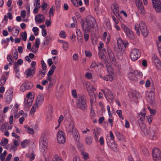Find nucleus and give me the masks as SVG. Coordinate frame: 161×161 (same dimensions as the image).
Instances as JSON below:
<instances>
[{"label": "nucleus", "instance_id": "32", "mask_svg": "<svg viewBox=\"0 0 161 161\" xmlns=\"http://www.w3.org/2000/svg\"><path fill=\"white\" fill-rule=\"evenodd\" d=\"M55 68V66L54 65H53L47 73V76H49V75H52L53 74Z\"/></svg>", "mask_w": 161, "mask_h": 161}, {"label": "nucleus", "instance_id": "44", "mask_svg": "<svg viewBox=\"0 0 161 161\" xmlns=\"http://www.w3.org/2000/svg\"><path fill=\"white\" fill-rule=\"evenodd\" d=\"M138 93L137 92H135L134 93L131 94V96H132V99L135 102H136V100L138 97Z\"/></svg>", "mask_w": 161, "mask_h": 161}, {"label": "nucleus", "instance_id": "57", "mask_svg": "<svg viewBox=\"0 0 161 161\" xmlns=\"http://www.w3.org/2000/svg\"><path fill=\"white\" fill-rule=\"evenodd\" d=\"M36 106L35 105H33L30 111V113L32 114H33L36 111Z\"/></svg>", "mask_w": 161, "mask_h": 161}, {"label": "nucleus", "instance_id": "4", "mask_svg": "<svg viewBox=\"0 0 161 161\" xmlns=\"http://www.w3.org/2000/svg\"><path fill=\"white\" fill-rule=\"evenodd\" d=\"M47 138L45 134L43 133L42 134L40 139L39 144L41 148V151L44 152L47 147Z\"/></svg>", "mask_w": 161, "mask_h": 161}, {"label": "nucleus", "instance_id": "63", "mask_svg": "<svg viewBox=\"0 0 161 161\" xmlns=\"http://www.w3.org/2000/svg\"><path fill=\"white\" fill-rule=\"evenodd\" d=\"M47 4L45 2H43L41 6L42 10H44L47 8Z\"/></svg>", "mask_w": 161, "mask_h": 161}, {"label": "nucleus", "instance_id": "53", "mask_svg": "<svg viewBox=\"0 0 161 161\" xmlns=\"http://www.w3.org/2000/svg\"><path fill=\"white\" fill-rule=\"evenodd\" d=\"M17 147L14 145H12L11 146L10 149V151L12 152H14L17 149Z\"/></svg>", "mask_w": 161, "mask_h": 161}, {"label": "nucleus", "instance_id": "25", "mask_svg": "<svg viewBox=\"0 0 161 161\" xmlns=\"http://www.w3.org/2000/svg\"><path fill=\"white\" fill-rule=\"evenodd\" d=\"M136 7L138 8V12L140 14L143 15L145 14V10L142 3L138 4Z\"/></svg>", "mask_w": 161, "mask_h": 161}, {"label": "nucleus", "instance_id": "24", "mask_svg": "<svg viewBox=\"0 0 161 161\" xmlns=\"http://www.w3.org/2000/svg\"><path fill=\"white\" fill-rule=\"evenodd\" d=\"M141 129L145 135H147L149 134V130L147 129L145 125L144 124H141L140 125Z\"/></svg>", "mask_w": 161, "mask_h": 161}, {"label": "nucleus", "instance_id": "16", "mask_svg": "<svg viewBox=\"0 0 161 161\" xmlns=\"http://www.w3.org/2000/svg\"><path fill=\"white\" fill-rule=\"evenodd\" d=\"M107 142L108 146L113 151H117V145L114 143V140H110L108 139H107Z\"/></svg>", "mask_w": 161, "mask_h": 161}, {"label": "nucleus", "instance_id": "54", "mask_svg": "<svg viewBox=\"0 0 161 161\" xmlns=\"http://www.w3.org/2000/svg\"><path fill=\"white\" fill-rule=\"evenodd\" d=\"M7 59L9 62H14V60L12 58V55L11 54L8 55L7 57Z\"/></svg>", "mask_w": 161, "mask_h": 161}, {"label": "nucleus", "instance_id": "9", "mask_svg": "<svg viewBox=\"0 0 161 161\" xmlns=\"http://www.w3.org/2000/svg\"><path fill=\"white\" fill-rule=\"evenodd\" d=\"M118 48L119 51V53L117 54V56L118 57L120 56H122V50L124 46V42H123L122 39L121 38H119L117 39Z\"/></svg>", "mask_w": 161, "mask_h": 161}, {"label": "nucleus", "instance_id": "13", "mask_svg": "<svg viewBox=\"0 0 161 161\" xmlns=\"http://www.w3.org/2000/svg\"><path fill=\"white\" fill-rule=\"evenodd\" d=\"M108 55L111 63L114 65H116V62L114 55L111 49H107Z\"/></svg>", "mask_w": 161, "mask_h": 161}, {"label": "nucleus", "instance_id": "14", "mask_svg": "<svg viewBox=\"0 0 161 161\" xmlns=\"http://www.w3.org/2000/svg\"><path fill=\"white\" fill-rule=\"evenodd\" d=\"M96 89L94 87H92L91 89L88 91L89 95L91 98L90 102L91 105H92L94 101L95 100L96 95L94 93V91Z\"/></svg>", "mask_w": 161, "mask_h": 161}, {"label": "nucleus", "instance_id": "61", "mask_svg": "<svg viewBox=\"0 0 161 161\" xmlns=\"http://www.w3.org/2000/svg\"><path fill=\"white\" fill-rule=\"evenodd\" d=\"M147 101L149 103H152L153 99V97H150V96L149 95L147 97Z\"/></svg>", "mask_w": 161, "mask_h": 161}, {"label": "nucleus", "instance_id": "28", "mask_svg": "<svg viewBox=\"0 0 161 161\" xmlns=\"http://www.w3.org/2000/svg\"><path fill=\"white\" fill-rule=\"evenodd\" d=\"M85 140L86 143L88 145H91L92 142L93 141V138L90 136H87L85 138Z\"/></svg>", "mask_w": 161, "mask_h": 161}, {"label": "nucleus", "instance_id": "5", "mask_svg": "<svg viewBox=\"0 0 161 161\" xmlns=\"http://www.w3.org/2000/svg\"><path fill=\"white\" fill-rule=\"evenodd\" d=\"M153 161H161V151L158 148L154 147L153 150Z\"/></svg>", "mask_w": 161, "mask_h": 161}, {"label": "nucleus", "instance_id": "31", "mask_svg": "<svg viewBox=\"0 0 161 161\" xmlns=\"http://www.w3.org/2000/svg\"><path fill=\"white\" fill-rule=\"evenodd\" d=\"M24 127L26 129V130L28 133L31 135H33L34 134V130L30 128L27 125H24Z\"/></svg>", "mask_w": 161, "mask_h": 161}, {"label": "nucleus", "instance_id": "3", "mask_svg": "<svg viewBox=\"0 0 161 161\" xmlns=\"http://www.w3.org/2000/svg\"><path fill=\"white\" fill-rule=\"evenodd\" d=\"M86 101V97L85 96H79L76 102L78 108L82 110L86 109L87 108V105Z\"/></svg>", "mask_w": 161, "mask_h": 161}, {"label": "nucleus", "instance_id": "1", "mask_svg": "<svg viewBox=\"0 0 161 161\" xmlns=\"http://www.w3.org/2000/svg\"><path fill=\"white\" fill-rule=\"evenodd\" d=\"M65 119L67 121L70 120L68 125V131L70 134L72 135L76 141L79 142L80 140V135L75 127L73 120L71 119V116L69 113L65 114L64 115Z\"/></svg>", "mask_w": 161, "mask_h": 161}, {"label": "nucleus", "instance_id": "18", "mask_svg": "<svg viewBox=\"0 0 161 161\" xmlns=\"http://www.w3.org/2000/svg\"><path fill=\"white\" fill-rule=\"evenodd\" d=\"M6 102L9 104L12 99L13 92L10 90H8L6 93Z\"/></svg>", "mask_w": 161, "mask_h": 161}, {"label": "nucleus", "instance_id": "46", "mask_svg": "<svg viewBox=\"0 0 161 161\" xmlns=\"http://www.w3.org/2000/svg\"><path fill=\"white\" fill-rule=\"evenodd\" d=\"M28 141L27 140H25L21 142V145L22 147H25L28 144Z\"/></svg>", "mask_w": 161, "mask_h": 161}, {"label": "nucleus", "instance_id": "21", "mask_svg": "<svg viewBox=\"0 0 161 161\" xmlns=\"http://www.w3.org/2000/svg\"><path fill=\"white\" fill-rule=\"evenodd\" d=\"M44 101V97L42 95H39L37 97L36 103L37 107L40 106L42 103Z\"/></svg>", "mask_w": 161, "mask_h": 161}, {"label": "nucleus", "instance_id": "56", "mask_svg": "<svg viewBox=\"0 0 161 161\" xmlns=\"http://www.w3.org/2000/svg\"><path fill=\"white\" fill-rule=\"evenodd\" d=\"M35 7H38L40 8L41 7V5L40 3V0H36V3L34 4Z\"/></svg>", "mask_w": 161, "mask_h": 161}, {"label": "nucleus", "instance_id": "29", "mask_svg": "<svg viewBox=\"0 0 161 161\" xmlns=\"http://www.w3.org/2000/svg\"><path fill=\"white\" fill-rule=\"evenodd\" d=\"M146 115V113H145V108L143 109V111L140 112L139 114V116H140V120L142 121H143Z\"/></svg>", "mask_w": 161, "mask_h": 161}, {"label": "nucleus", "instance_id": "19", "mask_svg": "<svg viewBox=\"0 0 161 161\" xmlns=\"http://www.w3.org/2000/svg\"><path fill=\"white\" fill-rule=\"evenodd\" d=\"M132 78L131 79L134 80H136L137 79L139 78L142 77V73L140 72H139L136 70H135L134 72L131 73Z\"/></svg>", "mask_w": 161, "mask_h": 161}, {"label": "nucleus", "instance_id": "59", "mask_svg": "<svg viewBox=\"0 0 161 161\" xmlns=\"http://www.w3.org/2000/svg\"><path fill=\"white\" fill-rule=\"evenodd\" d=\"M85 76L86 78L90 79L92 78V75L91 73H87L85 74Z\"/></svg>", "mask_w": 161, "mask_h": 161}, {"label": "nucleus", "instance_id": "12", "mask_svg": "<svg viewBox=\"0 0 161 161\" xmlns=\"http://www.w3.org/2000/svg\"><path fill=\"white\" fill-rule=\"evenodd\" d=\"M86 21L93 28H94L95 25H96V22L95 19L93 16L91 15L87 16Z\"/></svg>", "mask_w": 161, "mask_h": 161}, {"label": "nucleus", "instance_id": "10", "mask_svg": "<svg viewBox=\"0 0 161 161\" xmlns=\"http://www.w3.org/2000/svg\"><path fill=\"white\" fill-rule=\"evenodd\" d=\"M33 87V84L31 82H25L20 86V91L24 92L26 90L31 89Z\"/></svg>", "mask_w": 161, "mask_h": 161}, {"label": "nucleus", "instance_id": "17", "mask_svg": "<svg viewBox=\"0 0 161 161\" xmlns=\"http://www.w3.org/2000/svg\"><path fill=\"white\" fill-rule=\"evenodd\" d=\"M35 68H33V69L31 68L28 69L25 72V74L26 75V78H31L35 74Z\"/></svg>", "mask_w": 161, "mask_h": 161}, {"label": "nucleus", "instance_id": "43", "mask_svg": "<svg viewBox=\"0 0 161 161\" xmlns=\"http://www.w3.org/2000/svg\"><path fill=\"white\" fill-rule=\"evenodd\" d=\"M93 134L94 135L95 140L96 142H98V140L97 136L99 135V133H98L97 130H94L93 131Z\"/></svg>", "mask_w": 161, "mask_h": 161}, {"label": "nucleus", "instance_id": "48", "mask_svg": "<svg viewBox=\"0 0 161 161\" xmlns=\"http://www.w3.org/2000/svg\"><path fill=\"white\" fill-rule=\"evenodd\" d=\"M69 47V44L67 42H65L63 44V48L66 51L68 48Z\"/></svg>", "mask_w": 161, "mask_h": 161}, {"label": "nucleus", "instance_id": "55", "mask_svg": "<svg viewBox=\"0 0 161 161\" xmlns=\"http://www.w3.org/2000/svg\"><path fill=\"white\" fill-rule=\"evenodd\" d=\"M132 154L133 156L136 158L138 157V153L135 149H132Z\"/></svg>", "mask_w": 161, "mask_h": 161}, {"label": "nucleus", "instance_id": "30", "mask_svg": "<svg viewBox=\"0 0 161 161\" xmlns=\"http://www.w3.org/2000/svg\"><path fill=\"white\" fill-rule=\"evenodd\" d=\"M142 152L144 154L147 156L149 155V153L148 150L144 146H142L141 147V149Z\"/></svg>", "mask_w": 161, "mask_h": 161}, {"label": "nucleus", "instance_id": "11", "mask_svg": "<svg viewBox=\"0 0 161 161\" xmlns=\"http://www.w3.org/2000/svg\"><path fill=\"white\" fill-rule=\"evenodd\" d=\"M153 61L156 68L159 70H161V63L157 56L153 54L152 57Z\"/></svg>", "mask_w": 161, "mask_h": 161}, {"label": "nucleus", "instance_id": "64", "mask_svg": "<svg viewBox=\"0 0 161 161\" xmlns=\"http://www.w3.org/2000/svg\"><path fill=\"white\" fill-rule=\"evenodd\" d=\"M76 33L77 36H82V33L80 29H77L76 30Z\"/></svg>", "mask_w": 161, "mask_h": 161}, {"label": "nucleus", "instance_id": "20", "mask_svg": "<svg viewBox=\"0 0 161 161\" xmlns=\"http://www.w3.org/2000/svg\"><path fill=\"white\" fill-rule=\"evenodd\" d=\"M126 36L130 38L131 37V30L129 27L123 24L121 26Z\"/></svg>", "mask_w": 161, "mask_h": 161}, {"label": "nucleus", "instance_id": "41", "mask_svg": "<svg viewBox=\"0 0 161 161\" xmlns=\"http://www.w3.org/2000/svg\"><path fill=\"white\" fill-rule=\"evenodd\" d=\"M8 125V123H5L1 125L0 130L2 131H3L6 129V128Z\"/></svg>", "mask_w": 161, "mask_h": 161}, {"label": "nucleus", "instance_id": "52", "mask_svg": "<svg viewBox=\"0 0 161 161\" xmlns=\"http://www.w3.org/2000/svg\"><path fill=\"white\" fill-rule=\"evenodd\" d=\"M147 120L149 124H150L152 122V116L148 115L146 116Z\"/></svg>", "mask_w": 161, "mask_h": 161}, {"label": "nucleus", "instance_id": "40", "mask_svg": "<svg viewBox=\"0 0 161 161\" xmlns=\"http://www.w3.org/2000/svg\"><path fill=\"white\" fill-rule=\"evenodd\" d=\"M40 43V39L38 38H36V41L34 45L33 46V47L35 46L36 48L37 49H38L39 47V45Z\"/></svg>", "mask_w": 161, "mask_h": 161}, {"label": "nucleus", "instance_id": "27", "mask_svg": "<svg viewBox=\"0 0 161 161\" xmlns=\"http://www.w3.org/2000/svg\"><path fill=\"white\" fill-rule=\"evenodd\" d=\"M80 154L82 158L84 160H87L89 158V154L82 150L80 151Z\"/></svg>", "mask_w": 161, "mask_h": 161}, {"label": "nucleus", "instance_id": "23", "mask_svg": "<svg viewBox=\"0 0 161 161\" xmlns=\"http://www.w3.org/2000/svg\"><path fill=\"white\" fill-rule=\"evenodd\" d=\"M106 94L105 97L107 100H113L114 99V96L112 92L108 89H106Z\"/></svg>", "mask_w": 161, "mask_h": 161}, {"label": "nucleus", "instance_id": "60", "mask_svg": "<svg viewBox=\"0 0 161 161\" xmlns=\"http://www.w3.org/2000/svg\"><path fill=\"white\" fill-rule=\"evenodd\" d=\"M51 40V38L48 36H47L44 40L45 43H48Z\"/></svg>", "mask_w": 161, "mask_h": 161}, {"label": "nucleus", "instance_id": "22", "mask_svg": "<svg viewBox=\"0 0 161 161\" xmlns=\"http://www.w3.org/2000/svg\"><path fill=\"white\" fill-rule=\"evenodd\" d=\"M45 18L44 16L41 14L36 15L35 17V20L37 24H41L44 22Z\"/></svg>", "mask_w": 161, "mask_h": 161}, {"label": "nucleus", "instance_id": "49", "mask_svg": "<svg viewBox=\"0 0 161 161\" xmlns=\"http://www.w3.org/2000/svg\"><path fill=\"white\" fill-rule=\"evenodd\" d=\"M59 36L61 38H65L66 37V35L65 32L64 31H61L60 32Z\"/></svg>", "mask_w": 161, "mask_h": 161}, {"label": "nucleus", "instance_id": "45", "mask_svg": "<svg viewBox=\"0 0 161 161\" xmlns=\"http://www.w3.org/2000/svg\"><path fill=\"white\" fill-rule=\"evenodd\" d=\"M26 156L30 161L33 160L35 158V155L33 153H32L29 155L27 154Z\"/></svg>", "mask_w": 161, "mask_h": 161}, {"label": "nucleus", "instance_id": "58", "mask_svg": "<svg viewBox=\"0 0 161 161\" xmlns=\"http://www.w3.org/2000/svg\"><path fill=\"white\" fill-rule=\"evenodd\" d=\"M13 57L16 60L17 59L18 57V53L16 50L13 53Z\"/></svg>", "mask_w": 161, "mask_h": 161}, {"label": "nucleus", "instance_id": "62", "mask_svg": "<svg viewBox=\"0 0 161 161\" xmlns=\"http://www.w3.org/2000/svg\"><path fill=\"white\" fill-rule=\"evenodd\" d=\"M41 64L42 65V68L44 69H46V67H47L46 64L45 63L44 61L43 60H42L41 61Z\"/></svg>", "mask_w": 161, "mask_h": 161}, {"label": "nucleus", "instance_id": "39", "mask_svg": "<svg viewBox=\"0 0 161 161\" xmlns=\"http://www.w3.org/2000/svg\"><path fill=\"white\" fill-rule=\"evenodd\" d=\"M156 134L155 133V132L154 130H152L150 132V139L152 140H155L157 139V137L155 136Z\"/></svg>", "mask_w": 161, "mask_h": 161}, {"label": "nucleus", "instance_id": "50", "mask_svg": "<svg viewBox=\"0 0 161 161\" xmlns=\"http://www.w3.org/2000/svg\"><path fill=\"white\" fill-rule=\"evenodd\" d=\"M23 34L22 35V39L25 41L27 39V33L26 31H24V32H22Z\"/></svg>", "mask_w": 161, "mask_h": 161}, {"label": "nucleus", "instance_id": "36", "mask_svg": "<svg viewBox=\"0 0 161 161\" xmlns=\"http://www.w3.org/2000/svg\"><path fill=\"white\" fill-rule=\"evenodd\" d=\"M19 31L14 27H13L12 30V35L13 36H17L19 32Z\"/></svg>", "mask_w": 161, "mask_h": 161}, {"label": "nucleus", "instance_id": "26", "mask_svg": "<svg viewBox=\"0 0 161 161\" xmlns=\"http://www.w3.org/2000/svg\"><path fill=\"white\" fill-rule=\"evenodd\" d=\"M111 8L114 13L118 14L119 15V14H118L119 10V6L116 3H114L111 6Z\"/></svg>", "mask_w": 161, "mask_h": 161}, {"label": "nucleus", "instance_id": "15", "mask_svg": "<svg viewBox=\"0 0 161 161\" xmlns=\"http://www.w3.org/2000/svg\"><path fill=\"white\" fill-rule=\"evenodd\" d=\"M82 26L83 31L85 33L89 32L93 28L91 25H90L86 21L82 23Z\"/></svg>", "mask_w": 161, "mask_h": 161}, {"label": "nucleus", "instance_id": "7", "mask_svg": "<svg viewBox=\"0 0 161 161\" xmlns=\"http://www.w3.org/2000/svg\"><path fill=\"white\" fill-rule=\"evenodd\" d=\"M140 51L137 49L134 48L131 50V60H137L141 56Z\"/></svg>", "mask_w": 161, "mask_h": 161}, {"label": "nucleus", "instance_id": "34", "mask_svg": "<svg viewBox=\"0 0 161 161\" xmlns=\"http://www.w3.org/2000/svg\"><path fill=\"white\" fill-rule=\"evenodd\" d=\"M8 142V140L5 138H3L2 139L0 144L2 146H3L6 144H7Z\"/></svg>", "mask_w": 161, "mask_h": 161}, {"label": "nucleus", "instance_id": "6", "mask_svg": "<svg viewBox=\"0 0 161 161\" xmlns=\"http://www.w3.org/2000/svg\"><path fill=\"white\" fill-rule=\"evenodd\" d=\"M65 134L61 130H58L57 133V140L59 143H64L65 142Z\"/></svg>", "mask_w": 161, "mask_h": 161}, {"label": "nucleus", "instance_id": "37", "mask_svg": "<svg viewBox=\"0 0 161 161\" xmlns=\"http://www.w3.org/2000/svg\"><path fill=\"white\" fill-rule=\"evenodd\" d=\"M52 161H63V160L61 157L55 155L53 158Z\"/></svg>", "mask_w": 161, "mask_h": 161}, {"label": "nucleus", "instance_id": "35", "mask_svg": "<svg viewBox=\"0 0 161 161\" xmlns=\"http://www.w3.org/2000/svg\"><path fill=\"white\" fill-rule=\"evenodd\" d=\"M115 134L118 139L119 140H122L124 139V136L119 132H116Z\"/></svg>", "mask_w": 161, "mask_h": 161}, {"label": "nucleus", "instance_id": "8", "mask_svg": "<svg viewBox=\"0 0 161 161\" xmlns=\"http://www.w3.org/2000/svg\"><path fill=\"white\" fill-rule=\"evenodd\" d=\"M153 6L158 13H161V2L160 0H152Z\"/></svg>", "mask_w": 161, "mask_h": 161}, {"label": "nucleus", "instance_id": "38", "mask_svg": "<svg viewBox=\"0 0 161 161\" xmlns=\"http://www.w3.org/2000/svg\"><path fill=\"white\" fill-rule=\"evenodd\" d=\"M7 77L5 76H3L1 79L0 80V85L3 86L5 83L7 79Z\"/></svg>", "mask_w": 161, "mask_h": 161}, {"label": "nucleus", "instance_id": "51", "mask_svg": "<svg viewBox=\"0 0 161 161\" xmlns=\"http://www.w3.org/2000/svg\"><path fill=\"white\" fill-rule=\"evenodd\" d=\"M147 108L149 110L150 113L151 114L154 115L155 114L156 112L155 110L154 109H151L149 107H148Z\"/></svg>", "mask_w": 161, "mask_h": 161}, {"label": "nucleus", "instance_id": "2", "mask_svg": "<svg viewBox=\"0 0 161 161\" xmlns=\"http://www.w3.org/2000/svg\"><path fill=\"white\" fill-rule=\"evenodd\" d=\"M139 28H140L143 35L145 37H147L148 35V31L146 25L142 21L140 22L139 24H136L135 25L134 28L136 31L137 34L138 36L140 35Z\"/></svg>", "mask_w": 161, "mask_h": 161}, {"label": "nucleus", "instance_id": "33", "mask_svg": "<svg viewBox=\"0 0 161 161\" xmlns=\"http://www.w3.org/2000/svg\"><path fill=\"white\" fill-rule=\"evenodd\" d=\"M103 79L106 81H111L113 80V77L112 75H109L105 76L103 78Z\"/></svg>", "mask_w": 161, "mask_h": 161}, {"label": "nucleus", "instance_id": "42", "mask_svg": "<svg viewBox=\"0 0 161 161\" xmlns=\"http://www.w3.org/2000/svg\"><path fill=\"white\" fill-rule=\"evenodd\" d=\"M25 105L26 107H29L32 104L31 99H28L24 101Z\"/></svg>", "mask_w": 161, "mask_h": 161}, {"label": "nucleus", "instance_id": "47", "mask_svg": "<svg viewBox=\"0 0 161 161\" xmlns=\"http://www.w3.org/2000/svg\"><path fill=\"white\" fill-rule=\"evenodd\" d=\"M54 8H53V6H52L49 12L50 16L52 17L54 15L53 11L54 10Z\"/></svg>", "mask_w": 161, "mask_h": 161}]
</instances>
